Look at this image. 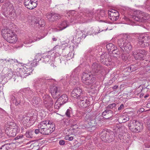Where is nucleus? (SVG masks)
<instances>
[{
    "mask_svg": "<svg viewBox=\"0 0 150 150\" xmlns=\"http://www.w3.org/2000/svg\"><path fill=\"white\" fill-rule=\"evenodd\" d=\"M39 17H34L33 19V20L32 21V23H34V24H35L37 25H38V24L35 23L34 22H37V20L36 21V20L35 19L36 18V19H39Z\"/></svg>",
    "mask_w": 150,
    "mask_h": 150,
    "instance_id": "nucleus-55",
    "label": "nucleus"
},
{
    "mask_svg": "<svg viewBox=\"0 0 150 150\" xmlns=\"http://www.w3.org/2000/svg\"><path fill=\"white\" fill-rule=\"evenodd\" d=\"M13 132L12 133H13V135H14V136H16V133H18L20 130V129L19 127H16L14 128V129H11Z\"/></svg>",
    "mask_w": 150,
    "mask_h": 150,
    "instance_id": "nucleus-44",
    "label": "nucleus"
},
{
    "mask_svg": "<svg viewBox=\"0 0 150 150\" xmlns=\"http://www.w3.org/2000/svg\"><path fill=\"white\" fill-rule=\"evenodd\" d=\"M60 17V15L57 13H53V20H51V21H53L57 19H58Z\"/></svg>",
    "mask_w": 150,
    "mask_h": 150,
    "instance_id": "nucleus-47",
    "label": "nucleus"
},
{
    "mask_svg": "<svg viewBox=\"0 0 150 150\" xmlns=\"http://www.w3.org/2000/svg\"><path fill=\"white\" fill-rule=\"evenodd\" d=\"M1 32L4 38H6L7 41L10 43H15L17 40L16 35L11 30L4 27L1 30Z\"/></svg>",
    "mask_w": 150,
    "mask_h": 150,
    "instance_id": "nucleus-1",
    "label": "nucleus"
},
{
    "mask_svg": "<svg viewBox=\"0 0 150 150\" xmlns=\"http://www.w3.org/2000/svg\"><path fill=\"white\" fill-rule=\"evenodd\" d=\"M142 16H141L140 18H139V16H133V18H134V19L136 21H141V18H143V19H145L146 18H145L143 16L144 15H145V14L144 13H142Z\"/></svg>",
    "mask_w": 150,
    "mask_h": 150,
    "instance_id": "nucleus-35",
    "label": "nucleus"
},
{
    "mask_svg": "<svg viewBox=\"0 0 150 150\" xmlns=\"http://www.w3.org/2000/svg\"><path fill=\"white\" fill-rule=\"evenodd\" d=\"M44 105L46 108H48L51 107L53 104V102L51 97L48 95L42 94V95Z\"/></svg>",
    "mask_w": 150,
    "mask_h": 150,
    "instance_id": "nucleus-9",
    "label": "nucleus"
},
{
    "mask_svg": "<svg viewBox=\"0 0 150 150\" xmlns=\"http://www.w3.org/2000/svg\"><path fill=\"white\" fill-rule=\"evenodd\" d=\"M33 131L31 130L27 131L25 134L26 137L28 138H32L33 136Z\"/></svg>",
    "mask_w": 150,
    "mask_h": 150,
    "instance_id": "nucleus-43",
    "label": "nucleus"
},
{
    "mask_svg": "<svg viewBox=\"0 0 150 150\" xmlns=\"http://www.w3.org/2000/svg\"><path fill=\"white\" fill-rule=\"evenodd\" d=\"M71 112V109L70 107L66 111V116L68 117H71L70 115Z\"/></svg>",
    "mask_w": 150,
    "mask_h": 150,
    "instance_id": "nucleus-49",
    "label": "nucleus"
},
{
    "mask_svg": "<svg viewBox=\"0 0 150 150\" xmlns=\"http://www.w3.org/2000/svg\"><path fill=\"white\" fill-rule=\"evenodd\" d=\"M108 17L112 21H115L119 18V13L116 10L112 9L108 11Z\"/></svg>",
    "mask_w": 150,
    "mask_h": 150,
    "instance_id": "nucleus-11",
    "label": "nucleus"
},
{
    "mask_svg": "<svg viewBox=\"0 0 150 150\" xmlns=\"http://www.w3.org/2000/svg\"><path fill=\"white\" fill-rule=\"evenodd\" d=\"M29 115L30 118V125H31L34 124L36 121L37 119V117L36 115H33L32 114H30Z\"/></svg>",
    "mask_w": 150,
    "mask_h": 150,
    "instance_id": "nucleus-29",
    "label": "nucleus"
},
{
    "mask_svg": "<svg viewBox=\"0 0 150 150\" xmlns=\"http://www.w3.org/2000/svg\"><path fill=\"white\" fill-rule=\"evenodd\" d=\"M125 45L124 47L123 48V49H124L125 50L128 51V50H130L132 48V46L127 41V42Z\"/></svg>",
    "mask_w": 150,
    "mask_h": 150,
    "instance_id": "nucleus-36",
    "label": "nucleus"
},
{
    "mask_svg": "<svg viewBox=\"0 0 150 150\" xmlns=\"http://www.w3.org/2000/svg\"><path fill=\"white\" fill-rule=\"evenodd\" d=\"M47 18L49 20H53V13H48L47 15Z\"/></svg>",
    "mask_w": 150,
    "mask_h": 150,
    "instance_id": "nucleus-48",
    "label": "nucleus"
},
{
    "mask_svg": "<svg viewBox=\"0 0 150 150\" xmlns=\"http://www.w3.org/2000/svg\"><path fill=\"white\" fill-rule=\"evenodd\" d=\"M133 55L136 60H140L143 59V58L147 54V52L145 50H136L132 52Z\"/></svg>",
    "mask_w": 150,
    "mask_h": 150,
    "instance_id": "nucleus-6",
    "label": "nucleus"
},
{
    "mask_svg": "<svg viewBox=\"0 0 150 150\" xmlns=\"http://www.w3.org/2000/svg\"><path fill=\"white\" fill-rule=\"evenodd\" d=\"M112 53L115 56V57H116L118 55H120L121 53V51L119 50V49L117 48L116 47L113 49V50L112 51Z\"/></svg>",
    "mask_w": 150,
    "mask_h": 150,
    "instance_id": "nucleus-32",
    "label": "nucleus"
},
{
    "mask_svg": "<svg viewBox=\"0 0 150 150\" xmlns=\"http://www.w3.org/2000/svg\"><path fill=\"white\" fill-rule=\"evenodd\" d=\"M63 97H65V95H63L62 96L60 97L57 101H56L54 105V108L56 109H59L60 106L62 105H63L65 103V102H64V103H61L60 102H59L60 100H62L63 98Z\"/></svg>",
    "mask_w": 150,
    "mask_h": 150,
    "instance_id": "nucleus-24",
    "label": "nucleus"
},
{
    "mask_svg": "<svg viewBox=\"0 0 150 150\" xmlns=\"http://www.w3.org/2000/svg\"><path fill=\"white\" fill-rule=\"evenodd\" d=\"M59 144H60V145H63L65 144V141H64V140H60L59 142Z\"/></svg>",
    "mask_w": 150,
    "mask_h": 150,
    "instance_id": "nucleus-59",
    "label": "nucleus"
},
{
    "mask_svg": "<svg viewBox=\"0 0 150 150\" xmlns=\"http://www.w3.org/2000/svg\"><path fill=\"white\" fill-rule=\"evenodd\" d=\"M113 115L112 111L106 109L102 113V115L104 116V117L107 119L112 117Z\"/></svg>",
    "mask_w": 150,
    "mask_h": 150,
    "instance_id": "nucleus-20",
    "label": "nucleus"
},
{
    "mask_svg": "<svg viewBox=\"0 0 150 150\" xmlns=\"http://www.w3.org/2000/svg\"><path fill=\"white\" fill-rule=\"evenodd\" d=\"M37 0H25L24 4L25 7L29 9H32L37 6Z\"/></svg>",
    "mask_w": 150,
    "mask_h": 150,
    "instance_id": "nucleus-10",
    "label": "nucleus"
},
{
    "mask_svg": "<svg viewBox=\"0 0 150 150\" xmlns=\"http://www.w3.org/2000/svg\"><path fill=\"white\" fill-rule=\"evenodd\" d=\"M129 36L126 34H124L121 38L119 39L117 41V44L122 50H123V48L124 47L125 45L127 42V39Z\"/></svg>",
    "mask_w": 150,
    "mask_h": 150,
    "instance_id": "nucleus-13",
    "label": "nucleus"
},
{
    "mask_svg": "<svg viewBox=\"0 0 150 150\" xmlns=\"http://www.w3.org/2000/svg\"><path fill=\"white\" fill-rule=\"evenodd\" d=\"M122 59V60L125 61L128 58V57L124 54H122L121 55Z\"/></svg>",
    "mask_w": 150,
    "mask_h": 150,
    "instance_id": "nucleus-54",
    "label": "nucleus"
},
{
    "mask_svg": "<svg viewBox=\"0 0 150 150\" xmlns=\"http://www.w3.org/2000/svg\"><path fill=\"white\" fill-rule=\"evenodd\" d=\"M41 100V99L39 97L34 96L31 100V103L34 106L38 107L39 105V103Z\"/></svg>",
    "mask_w": 150,
    "mask_h": 150,
    "instance_id": "nucleus-21",
    "label": "nucleus"
},
{
    "mask_svg": "<svg viewBox=\"0 0 150 150\" xmlns=\"http://www.w3.org/2000/svg\"><path fill=\"white\" fill-rule=\"evenodd\" d=\"M4 131L0 127V139L4 138Z\"/></svg>",
    "mask_w": 150,
    "mask_h": 150,
    "instance_id": "nucleus-51",
    "label": "nucleus"
},
{
    "mask_svg": "<svg viewBox=\"0 0 150 150\" xmlns=\"http://www.w3.org/2000/svg\"><path fill=\"white\" fill-rule=\"evenodd\" d=\"M91 30H90L87 33V35H90L93 34V33L91 32Z\"/></svg>",
    "mask_w": 150,
    "mask_h": 150,
    "instance_id": "nucleus-62",
    "label": "nucleus"
},
{
    "mask_svg": "<svg viewBox=\"0 0 150 150\" xmlns=\"http://www.w3.org/2000/svg\"><path fill=\"white\" fill-rule=\"evenodd\" d=\"M69 123L68 122V125H70L71 126H72V125H73V121L72 120H69Z\"/></svg>",
    "mask_w": 150,
    "mask_h": 150,
    "instance_id": "nucleus-60",
    "label": "nucleus"
},
{
    "mask_svg": "<svg viewBox=\"0 0 150 150\" xmlns=\"http://www.w3.org/2000/svg\"><path fill=\"white\" fill-rule=\"evenodd\" d=\"M110 56L108 53H105L100 56V60L103 64H105L107 62H111Z\"/></svg>",
    "mask_w": 150,
    "mask_h": 150,
    "instance_id": "nucleus-14",
    "label": "nucleus"
},
{
    "mask_svg": "<svg viewBox=\"0 0 150 150\" xmlns=\"http://www.w3.org/2000/svg\"><path fill=\"white\" fill-rule=\"evenodd\" d=\"M52 40L53 41H55L57 40V39L56 38H52Z\"/></svg>",
    "mask_w": 150,
    "mask_h": 150,
    "instance_id": "nucleus-64",
    "label": "nucleus"
},
{
    "mask_svg": "<svg viewBox=\"0 0 150 150\" xmlns=\"http://www.w3.org/2000/svg\"><path fill=\"white\" fill-rule=\"evenodd\" d=\"M116 106V104L115 103H113L109 105L107 107L106 110H110L112 109L113 108H114Z\"/></svg>",
    "mask_w": 150,
    "mask_h": 150,
    "instance_id": "nucleus-50",
    "label": "nucleus"
},
{
    "mask_svg": "<svg viewBox=\"0 0 150 150\" xmlns=\"http://www.w3.org/2000/svg\"><path fill=\"white\" fill-rule=\"evenodd\" d=\"M51 58V57L50 56H46L44 58V61L45 62H48L50 61V59Z\"/></svg>",
    "mask_w": 150,
    "mask_h": 150,
    "instance_id": "nucleus-52",
    "label": "nucleus"
},
{
    "mask_svg": "<svg viewBox=\"0 0 150 150\" xmlns=\"http://www.w3.org/2000/svg\"><path fill=\"white\" fill-rule=\"evenodd\" d=\"M40 55L39 54H38L35 56V59L33 60V63H31V64H26L25 66H24V67L26 68L27 67V69L25 70V74L26 76L30 75L32 73L33 71V67L36 66L37 65V60L38 61L41 59L40 57L39 58H37L38 56H40Z\"/></svg>",
    "mask_w": 150,
    "mask_h": 150,
    "instance_id": "nucleus-5",
    "label": "nucleus"
},
{
    "mask_svg": "<svg viewBox=\"0 0 150 150\" xmlns=\"http://www.w3.org/2000/svg\"><path fill=\"white\" fill-rule=\"evenodd\" d=\"M12 130L11 129H6L5 130V132L7 135L9 137H14V135H13Z\"/></svg>",
    "mask_w": 150,
    "mask_h": 150,
    "instance_id": "nucleus-40",
    "label": "nucleus"
},
{
    "mask_svg": "<svg viewBox=\"0 0 150 150\" xmlns=\"http://www.w3.org/2000/svg\"><path fill=\"white\" fill-rule=\"evenodd\" d=\"M49 125H48V127L49 128L50 130H51V133L55 129V125L53 123L49 121V123H48Z\"/></svg>",
    "mask_w": 150,
    "mask_h": 150,
    "instance_id": "nucleus-37",
    "label": "nucleus"
},
{
    "mask_svg": "<svg viewBox=\"0 0 150 150\" xmlns=\"http://www.w3.org/2000/svg\"><path fill=\"white\" fill-rule=\"evenodd\" d=\"M8 62L10 63L11 64H13L17 62V60L15 59H9L8 60Z\"/></svg>",
    "mask_w": 150,
    "mask_h": 150,
    "instance_id": "nucleus-53",
    "label": "nucleus"
},
{
    "mask_svg": "<svg viewBox=\"0 0 150 150\" xmlns=\"http://www.w3.org/2000/svg\"><path fill=\"white\" fill-rule=\"evenodd\" d=\"M129 120V118L128 115H122L120 116L118 120L120 123H125Z\"/></svg>",
    "mask_w": 150,
    "mask_h": 150,
    "instance_id": "nucleus-26",
    "label": "nucleus"
},
{
    "mask_svg": "<svg viewBox=\"0 0 150 150\" xmlns=\"http://www.w3.org/2000/svg\"><path fill=\"white\" fill-rule=\"evenodd\" d=\"M65 24H66V22L65 21L63 22H62V23L59 24V29L58 30H56L55 29V31H57L58 30H61L63 29H65L66 28V26H65Z\"/></svg>",
    "mask_w": 150,
    "mask_h": 150,
    "instance_id": "nucleus-39",
    "label": "nucleus"
},
{
    "mask_svg": "<svg viewBox=\"0 0 150 150\" xmlns=\"http://www.w3.org/2000/svg\"><path fill=\"white\" fill-rule=\"evenodd\" d=\"M35 19L36 21L37 20V22H34L36 24H38L37 26H39L40 27L44 26L45 25V22L43 19H41L40 18L38 19L36 18Z\"/></svg>",
    "mask_w": 150,
    "mask_h": 150,
    "instance_id": "nucleus-30",
    "label": "nucleus"
},
{
    "mask_svg": "<svg viewBox=\"0 0 150 150\" xmlns=\"http://www.w3.org/2000/svg\"><path fill=\"white\" fill-rule=\"evenodd\" d=\"M30 118L29 116V114H28L27 115H24L23 116L21 122L23 125H25L27 126H29L30 125Z\"/></svg>",
    "mask_w": 150,
    "mask_h": 150,
    "instance_id": "nucleus-18",
    "label": "nucleus"
},
{
    "mask_svg": "<svg viewBox=\"0 0 150 150\" xmlns=\"http://www.w3.org/2000/svg\"><path fill=\"white\" fill-rule=\"evenodd\" d=\"M44 105L46 108H48L51 107L53 104V102L51 97L48 95L42 94V95Z\"/></svg>",
    "mask_w": 150,
    "mask_h": 150,
    "instance_id": "nucleus-8",
    "label": "nucleus"
},
{
    "mask_svg": "<svg viewBox=\"0 0 150 150\" xmlns=\"http://www.w3.org/2000/svg\"><path fill=\"white\" fill-rule=\"evenodd\" d=\"M102 68L100 64H98L97 63H94L91 66L92 70L91 72L95 75L96 74V73L100 71Z\"/></svg>",
    "mask_w": 150,
    "mask_h": 150,
    "instance_id": "nucleus-15",
    "label": "nucleus"
},
{
    "mask_svg": "<svg viewBox=\"0 0 150 150\" xmlns=\"http://www.w3.org/2000/svg\"><path fill=\"white\" fill-rule=\"evenodd\" d=\"M135 66L134 65H130L129 67H127L126 68L127 69V70L129 71H133L136 70V69H135Z\"/></svg>",
    "mask_w": 150,
    "mask_h": 150,
    "instance_id": "nucleus-45",
    "label": "nucleus"
},
{
    "mask_svg": "<svg viewBox=\"0 0 150 150\" xmlns=\"http://www.w3.org/2000/svg\"><path fill=\"white\" fill-rule=\"evenodd\" d=\"M44 37H41L40 38H37L36 37H32L30 38L26 39L24 41L25 44H28L31 43L32 42L40 40L43 38Z\"/></svg>",
    "mask_w": 150,
    "mask_h": 150,
    "instance_id": "nucleus-19",
    "label": "nucleus"
},
{
    "mask_svg": "<svg viewBox=\"0 0 150 150\" xmlns=\"http://www.w3.org/2000/svg\"><path fill=\"white\" fill-rule=\"evenodd\" d=\"M18 127V126L16 125V123H11L10 124L7 125L6 129H11Z\"/></svg>",
    "mask_w": 150,
    "mask_h": 150,
    "instance_id": "nucleus-42",
    "label": "nucleus"
},
{
    "mask_svg": "<svg viewBox=\"0 0 150 150\" xmlns=\"http://www.w3.org/2000/svg\"><path fill=\"white\" fill-rule=\"evenodd\" d=\"M23 135L21 134L19 136H18L16 137L15 138V139L16 140L21 139H22L23 138Z\"/></svg>",
    "mask_w": 150,
    "mask_h": 150,
    "instance_id": "nucleus-56",
    "label": "nucleus"
},
{
    "mask_svg": "<svg viewBox=\"0 0 150 150\" xmlns=\"http://www.w3.org/2000/svg\"><path fill=\"white\" fill-rule=\"evenodd\" d=\"M10 144H6L1 145V146L0 148V150H7L8 149V146Z\"/></svg>",
    "mask_w": 150,
    "mask_h": 150,
    "instance_id": "nucleus-46",
    "label": "nucleus"
},
{
    "mask_svg": "<svg viewBox=\"0 0 150 150\" xmlns=\"http://www.w3.org/2000/svg\"><path fill=\"white\" fill-rule=\"evenodd\" d=\"M71 95L74 98L78 99L83 96L82 90L79 87L75 88L71 92Z\"/></svg>",
    "mask_w": 150,
    "mask_h": 150,
    "instance_id": "nucleus-12",
    "label": "nucleus"
},
{
    "mask_svg": "<svg viewBox=\"0 0 150 150\" xmlns=\"http://www.w3.org/2000/svg\"><path fill=\"white\" fill-rule=\"evenodd\" d=\"M136 120H134L130 121V122L128 124V127L129 129L132 131L134 132Z\"/></svg>",
    "mask_w": 150,
    "mask_h": 150,
    "instance_id": "nucleus-28",
    "label": "nucleus"
},
{
    "mask_svg": "<svg viewBox=\"0 0 150 150\" xmlns=\"http://www.w3.org/2000/svg\"><path fill=\"white\" fill-rule=\"evenodd\" d=\"M10 102L11 104H14L16 106L18 105L21 103L20 101L16 99L15 97L13 96L11 97Z\"/></svg>",
    "mask_w": 150,
    "mask_h": 150,
    "instance_id": "nucleus-31",
    "label": "nucleus"
},
{
    "mask_svg": "<svg viewBox=\"0 0 150 150\" xmlns=\"http://www.w3.org/2000/svg\"><path fill=\"white\" fill-rule=\"evenodd\" d=\"M50 91L51 95L54 98H58L59 96V91L58 88L56 86H54L50 88Z\"/></svg>",
    "mask_w": 150,
    "mask_h": 150,
    "instance_id": "nucleus-16",
    "label": "nucleus"
},
{
    "mask_svg": "<svg viewBox=\"0 0 150 150\" xmlns=\"http://www.w3.org/2000/svg\"><path fill=\"white\" fill-rule=\"evenodd\" d=\"M100 138L104 142H110L114 139L115 135L112 132H109L106 130H103L101 132Z\"/></svg>",
    "mask_w": 150,
    "mask_h": 150,
    "instance_id": "nucleus-4",
    "label": "nucleus"
},
{
    "mask_svg": "<svg viewBox=\"0 0 150 150\" xmlns=\"http://www.w3.org/2000/svg\"><path fill=\"white\" fill-rule=\"evenodd\" d=\"M40 133L43 134L48 135L51 133V130H50L49 128L47 126V127H45L43 130H41Z\"/></svg>",
    "mask_w": 150,
    "mask_h": 150,
    "instance_id": "nucleus-33",
    "label": "nucleus"
},
{
    "mask_svg": "<svg viewBox=\"0 0 150 150\" xmlns=\"http://www.w3.org/2000/svg\"><path fill=\"white\" fill-rule=\"evenodd\" d=\"M135 125L134 132H139L142 129L143 125L142 123L139 121L136 120Z\"/></svg>",
    "mask_w": 150,
    "mask_h": 150,
    "instance_id": "nucleus-23",
    "label": "nucleus"
},
{
    "mask_svg": "<svg viewBox=\"0 0 150 150\" xmlns=\"http://www.w3.org/2000/svg\"><path fill=\"white\" fill-rule=\"evenodd\" d=\"M82 80L83 83L90 87L91 89L93 88L91 87L93 86L96 81L95 78L92 74L86 73H83V74Z\"/></svg>",
    "mask_w": 150,
    "mask_h": 150,
    "instance_id": "nucleus-2",
    "label": "nucleus"
},
{
    "mask_svg": "<svg viewBox=\"0 0 150 150\" xmlns=\"http://www.w3.org/2000/svg\"><path fill=\"white\" fill-rule=\"evenodd\" d=\"M25 94H23L24 97L30 101V100L33 95V92L30 89H25L24 90Z\"/></svg>",
    "mask_w": 150,
    "mask_h": 150,
    "instance_id": "nucleus-17",
    "label": "nucleus"
},
{
    "mask_svg": "<svg viewBox=\"0 0 150 150\" xmlns=\"http://www.w3.org/2000/svg\"><path fill=\"white\" fill-rule=\"evenodd\" d=\"M138 44L142 47H144L149 45L150 38L145 34H142L137 36Z\"/></svg>",
    "mask_w": 150,
    "mask_h": 150,
    "instance_id": "nucleus-3",
    "label": "nucleus"
},
{
    "mask_svg": "<svg viewBox=\"0 0 150 150\" xmlns=\"http://www.w3.org/2000/svg\"><path fill=\"white\" fill-rule=\"evenodd\" d=\"M0 112L4 113L5 112V111L3 109L0 108Z\"/></svg>",
    "mask_w": 150,
    "mask_h": 150,
    "instance_id": "nucleus-63",
    "label": "nucleus"
},
{
    "mask_svg": "<svg viewBox=\"0 0 150 150\" xmlns=\"http://www.w3.org/2000/svg\"><path fill=\"white\" fill-rule=\"evenodd\" d=\"M45 82V80L44 79L42 78L38 79L36 82V84H38V86L39 87H41L43 84Z\"/></svg>",
    "mask_w": 150,
    "mask_h": 150,
    "instance_id": "nucleus-34",
    "label": "nucleus"
},
{
    "mask_svg": "<svg viewBox=\"0 0 150 150\" xmlns=\"http://www.w3.org/2000/svg\"><path fill=\"white\" fill-rule=\"evenodd\" d=\"M49 123V121L45 120L41 122L40 124L38 125V127L41 130H43L45 127H47L48 125H49L48 123Z\"/></svg>",
    "mask_w": 150,
    "mask_h": 150,
    "instance_id": "nucleus-22",
    "label": "nucleus"
},
{
    "mask_svg": "<svg viewBox=\"0 0 150 150\" xmlns=\"http://www.w3.org/2000/svg\"><path fill=\"white\" fill-rule=\"evenodd\" d=\"M68 137V139L67 138V137L66 136V140L68 139L69 141H71L73 139V137H69V136H67Z\"/></svg>",
    "mask_w": 150,
    "mask_h": 150,
    "instance_id": "nucleus-61",
    "label": "nucleus"
},
{
    "mask_svg": "<svg viewBox=\"0 0 150 150\" xmlns=\"http://www.w3.org/2000/svg\"><path fill=\"white\" fill-rule=\"evenodd\" d=\"M116 47L115 45L111 43H109L106 45V47L108 50L112 51L113 50V49Z\"/></svg>",
    "mask_w": 150,
    "mask_h": 150,
    "instance_id": "nucleus-38",
    "label": "nucleus"
},
{
    "mask_svg": "<svg viewBox=\"0 0 150 150\" xmlns=\"http://www.w3.org/2000/svg\"><path fill=\"white\" fill-rule=\"evenodd\" d=\"M3 14L6 17H9L11 20H14L16 18V14L14 12V11H10L8 14H7V15L5 13H4Z\"/></svg>",
    "mask_w": 150,
    "mask_h": 150,
    "instance_id": "nucleus-25",
    "label": "nucleus"
},
{
    "mask_svg": "<svg viewBox=\"0 0 150 150\" xmlns=\"http://www.w3.org/2000/svg\"><path fill=\"white\" fill-rule=\"evenodd\" d=\"M87 97L85 96L81 97L80 99H79L77 103L79 107L83 108L89 105V101L87 100Z\"/></svg>",
    "mask_w": 150,
    "mask_h": 150,
    "instance_id": "nucleus-7",
    "label": "nucleus"
},
{
    "mask_svg": "<svg viewBox=\"0 0 150 150\" xmlns=\"http://www.w3.org/2000/svg\"><path fill=\"white\" fill-rule=\"evenodd\" d=\"M35 132L36 134H38L39 132L40 133V130L39 129H36L35 130Z\"/></svg>",
    "mask_w": 150,
    "mask_h": 150,
    "instance_id": "nucleus-58",
    "label": "nucleus"
},
{
    "mask_svg": "<svg viewBox=\"0 0 150 150\" xmlns=\"http://www.w3.org/2000/svg\"><path fill=\"white\" fill-rule=\"evenodd\" d=\"M26 69H27V68L24 67V66L23 68L17 69V71L19 72L20 76L22 78H25L26 76H25V71Z\"/></svg>",
    "mask_w": 150,
    "mask_h": 150,
    "instance_id": "nucleus-27",
    "label": "nucleus"
},
{
    "mask_svg": "<svg viewBox=\"0 0 150 150\" xmlns=\"http://www.w3.org/2000/svg\"><path fill=\"white\" fill-rule=\"evenodd\" d=\"M124 108V105L123 104H122L120 105V106L118 107V109L120 111L122 109H123Z\"/></svg>",
    "mask_w": 150,
    "mask_h": 150,
    "instance_id": "nucleus-57",
    "label": "nucleus"
},
{
    "mask_svg": "<svg viewBox=\"0 0 150 150\" xmlns=\"http://www.w3.org/2000/svg\"><path fill=\"white\" fill-rule=\"evenodd\" d=\"M7 76L9 79L12 78L14 75L11 69H8L7 74Z\"/></svg>",
    "mask_w": 150,
    "mask_h": 150,
    "instance_id": "nucleus-41",
    "label": "nucleus"
}]
</instances>
